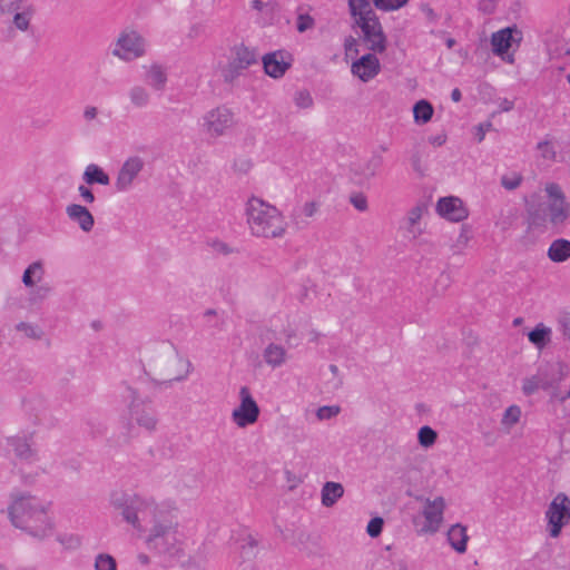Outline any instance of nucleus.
Listing matches in <instances>:
<instances>
[{"label":"nucleus","instance_id":"1","mask_svg":"<svg viewBox=\"0 0 570 570\" xmlns=\"http://www.w3.org/2000/svg\"><path fill=\"white\" fill-rule=\"evenodd\" d=\"M111 504L127 523L138 531H145V525L150 518L154 522L146 538L149 550L159 554L176 556L179 551L177 538V524L169 519H160L157 513V505L139 495L126 493H114Z\"/></svg>","mask_w":570,"mask_h":570},{"label":"nucleus","instance_id":"2","mask_svg":"<svg viewBox=\"0 0 570 570\" xmlns=\"http://www.w3.org/2000/svg\"><path fill=\"white\" fill-rule=\"evenodd\" d=\"M8 510L9 518L16 528L38 539L51 534L53 523L47 508L37 498L30 494L20 495Z\"/></svg>","mask_w":570,"mask_h":570},{"label":"nucleus","instance_id":"3","mask_svg":"<svg viewBox=\"0 0 570 570\" xmlns=\"http://www.w3.org/2000/svg\"><path fill=\"white\" fill-rule=\"evenodd\" d=\"M353 27L361 29L360 41L368 51L382 53L386 50L387 39L383 27L367 0H348Z\"/></svg>","mask_w":570,"mask_h":570},{"label":"nucleus","instance_id":"4","mask_svg":"<svg viewBox=\"0 0 570 570\" xmlns=\"http://www.w3.org/2000/svg\"><path fill=\"white\" fill-rule=\"evenodd\" d=\"M247 223L256 236L279 237L285 228L282 213L261 198L252 197L246 206Z\"/></svg>","mask_w":570,"mask_h":570},{"label":"nucleus","instance_id":"5","mask_svg":"<svg viewBox=\"0 0 570 570\" xmlns=\"http://www.w3.org/2000/svg\"><path fill=\"white\" fill-rule=\"evenodd\" d=\"M544 191L549 197V203L546 205L549 225L560 230L570 217V203L567 200L562 188L557 183L547 184Z\"/></svg>","mask_w":570,"mask_h":570},{"label":"nucleus","instance_id":"6","mask_svg":"<svg viewBox=\"0 0 570 570\" xmlns=\"http://www.w3.org/2000/svg\"><path fill=\"white\" fill-rule=\"evenodd\" d=\"M414 499L423 503L421 514L424 518V523L417 532L420 534H434L439 532L444 520L445 499L443 497L430 499L423 495H414Z\"/></svg>","mask_w":570,"mask_h":570},{"label":"nucleus","instance_id":"7","mask_svg":"<svg viewBox=\"0 0 570 570\" xmlns=\"http://www.w3.org/2000/svg\"><path fill=\"white\" fill-rule=\"evenodd\" d=\"M563 377V366L560 363L547 364L538 370L535 375L525 377L522 382L524 395H533L540 389L549 390Z\"/></svg>","mask_w":570,"mask_h":570},{"label":"nucleus","instance_id":"8","mask_svg":"<svg viewBox=\"0 0 570 570\" xmlns=\"http://www.w3.org/2000/svg\"><path fill=\"white\" fill-rule=\"evenodd\" d=\"M548 519L549 533L552 538H558L562 527L570 521V499L567 494L560 492L549 504L546 512Z\"/></svg>","mask_w":570,"mask_h":570},{"label":"nucleus","instance_id":"9","mask_svg":"<svg viewBox=\"0 0 570 570\" xmlns=\"http://www.w3.org/2000/svg\"><path fill=\"white\" fill-rule=\"evenodd\" d=\"M240 404L232 412V420L238 428H246L257 422L259 417V406L250 394L247 386L239 390Z\"/></svg>","mask_w":570,"mask_h":570},{"label":"nucleus","instance_id":"10","mask_svg":"<svg viewBox=\"0 0 570 570\" xmlns=\"http://www.w3.org/2000/svg\"><path fill=\"white\" fill-rule=\"evenodd\" d=\"M146 40L137 31L121 32L112 55L122 60L130 61L142 57L146 52Z\"/></svg>","mask_w":570,"mask_h":570},{"label":"nucleus","instance_id":"11","mask_svg":"<svg viewBox=\"0 0 570 570\" xmlns=\"http://www.w3.org/2000/svg\"><path fill=\"white\" fill-rule=\"evenodd\" d=\"M126 391L128 392V397L131 399L128 406L131 419L147 431H154L157 425L155 411L151 407H145V403L139 400L138 393L135 389L126 385Z\"/></svg>","mask_w":570,"mask_h":570},{"label":"nucleus","instance_id":"12","mask_svg":"<svg viewBox=\"0 0 570 570\" xmlns=\"http://www.w3.org/2000/svg\"><path fill=\"white\" fill-rule=\"evenodd\" d=\"M234 124V115L225 106L209 110L204 116V129L210 137L223 136Z\"/></svg>","mask_w":570,"mask_h":570},{"label":"nucleus","instance_id":"13","mask_svg":"<svg viewBox=\"0 0 570 570\" xmlns=\"http://www.w3.org/2000/svg\"><path fill=\"white\" fill-rule=\"evenodd\" d=\"M145 161L139 156H131L121 165L116 181L115 188L117 191H127L131 188L134 180L144 169Z\"/></svg>","mask_w":570,"mask_h":570},{"label":"nucleus","instance_id":"14","mask_svg":"<svg viewBox=\"0 0 570 570\" xmlns=\"http://www.w3.org/2000/svg\"><path fill=\"white\" fill-rule=\"evenodd\" d=\"M436 213L450 220V222H462L469 216V210L464 206L463 202L455 196L442 197L436 203Z\"/></svg>","mask_w":570,"mask_h":570},{"label":"nucleus","instance_id":"15","mask_svg":"<svg viewBox=\"0 0 570 570\" xmlns=\"http://www.w3.org/2000/svg\"><path fill=\"white\" fill-rule=\"evenodd\" d=\"M33 444V436L31 434L7 438V445L12 450L16 458L27 463H32L38 460V453Z\"/></svg>","mask_w":570,"mask_h":570},{"label":"nucleus","instance_id":"16","mask_svg":"<svg viewBox=\"0 0 570 570\" xmlns=\"http://www.w3.org/2000/svg\"><path fill=\"white\" fill-rule=\"evenodd\" d=\"M351 71L363 82L375 78L381 71V65L376 53L371 51L356 59L351 66Z\"/></svg>","mask_w":570,"mask_h":570},{"label":"nucleus","instance_id":"17","mask_svg":"<svg viewBox=\"0 0 570 570\" xmlns=\"http://www.w3.org/2000/svg\"><path fill=\"white\" fill-rule=\"evenodd\" d=\"M521 40V31L515 27H507L492 33L491 45L495 55L502 56L510 49L513 41Z\"/></svg>","mask_w":570,"mask_h":570},{"label":"nucleus","instance_id":"18","mask_svg":"<svg viewBox=\"0 0 570 570\" xmlns=\"http://www.w3.org/2000/svg\"><path fill=\"white\" fill-rule=\"evenodd\" d=\"M66 214L71 222L78 224L82 232L89 233L92 230L95 218L87 207L79 204H70L66 207Z\"/></svg>","mask_w":570,"mask_h":570},{"label":"nucleus","instance_id":"19","mask_svg":"<svg viewBox=\"0 0 570 570\" xmlns=\"http://www.w3.org/2000/svg\"><path fill=\"white\" fill-rule=\"evenodd\" d=\"M263 68L265 73L273 78H281L285 75V60L283 51L266 53L263 57Z\"/></svg>","mask_w":570,"mask_h":570},{"label":"nucleus","instance_id":"20","mask_svg":"<svg viewBox=\"0 0 570 570\" xmlns=\"http://www.w3.org/2000/svg\"><path fill=\"white\" fill-rule=\"evenodd\" d=\"M383 163V156L377 151H373L366 161L360 164L358 167L354 169V173L355 175L368 180L380 173Z\"/></svg>","mask_w":570,"mask_h":570},{"label":"nucleus","instance_id":"21","mask_svg":"<svg viewBox=\"0 0 570 570\" xmlns=\"http://www.w3.org/2000/svg\"><path fill=\"white\" fill-rule=\"evenodd\" d=\"M344 494V487L338 482L327 481L321 490V502L324 507H333Z\"/></svg>","mask_w":570,"mask_h":570},{"label":"nucleus","instance_id":"22","mask_svg":"<svg viewBox=\"0 0 570 570\" xmlns=\"http://www.w3.org/2000/svg\"><path fill=\"white\" fill-rule=\"evenodd\" d=\"M549 259L553 263H563L570 258V240L566 238L554 239L547 252Z\"/></svg>","mask_w":570,"mask_h":570},{"label":"nucleus","instance_id":"23","mask_svg":"<svg viewBox=\"0 0 570 570\" xmlns=\"http://www.w3.org/2000/svg\"><path fill=\"white\" fill-rule=\"evenodd\" d=\"M469 537L466 534V528L460 523H456L448 531V541L450 546L459 553L466 551V543Z\"/></svg>","mask_w":570,"mask_h":570},{"label":"nucleus","instance_id":"24","mask_svg":"<svg viewBox=\"0 0 570 570\" xmlns=\"http://www.w3.org/2000/svg\"><path fill=\"white\" fill-rule=\"evenodd\" d=\"M234 58L230 60L233 63L243 68L244 70L253 63H257L258 55L255 50L242 45L233 48Z\"/></svg>","mask_w":570,"mask_h":570},{"label":"nucleus","instance_id":"25","mask_svg":"<svg viewBox=\"0 0 570 570\" xmlns=\"http://www.w3.org/2000/svg\"><path fill=\"white\" fill-rule=\"evenodd\" d=\"M529 225L533 228H547L549 217L544 204L531 205L527 208Z\"/></svg>","mask_w":570,"mask_h":570},{"label":"nucleus","instance_id":"26","mask_svg":"<svg viewBox=\"0 0 570 570\" xmlns=\"http://www.w3.org/2000/svg\"><path fill=\"white\" fill-rule=\"evenodd\" d=\"M82 179L87 185L99 184L102 186H108L110 184L108 174L105 173V170L96 164H90L86 167Z\"/></svg>","mask_w":570,"mask_h":570},{"label":"nucleus","instance_id":"27","mask_svg":"<svg viewBox=\"0 0 570 570\" xmlns=\"http://www.w3.org/2000/svg\"><path fill=\"white\" fill-rule=\"evenodd\" d=\"M146 81L155 90L161 91L167 83V73L160 65L153 63L146 72Z\"/></svg>","mask_w":570,"mask_h":570},{"label":"nucleus","instance_id":"28","mask_svg":"<svg viewBox=\"0 0 570 570\" xmlns=\"http://www.w3.org/2000/svg\"><path fill=\"white\" fill-rule=\"evenodd\" d=\"M318 205L315 202H307L301 209H294L292 214V222L297 229L305 228L308 223L302 216L312 217L317 212Z\"/></svg>","mask_w":570,"mask_h":570},{"label":"nucleus","instance_id":"29","mask_svg":"<svg viewBox=\"0 0 570 570\" xmlns=\"http://www.w3.org/2000/svg\"><path fill=\"white\" fill-rule=\"evenodd\" d=\"M528 338L534 346L542 348L551 340V328L547 327L543 323H539L528 333Z\"/></svg>","mask_w":570,"mask_h":570},{"label":"nucleus","instance_id":"30","mask_svg":"<svg viewBox=\"0 0 570 570\" xmlns=\"http://www.w3.org/2000/svg\"><path fill=\"white\" fill-rule=\"evenodd\" d=\"M45 274L42 263L40 261L31 263L23 272L22 283L27 287H32L36 282L41 281Z\"/></svg>","mask_w":570,"mask_h":570},{"label":"nucleus","instance_id":"31","mask_svg":"<svg viewBox=\"0 0 570 570\" xmlns=\"http://www.w3.org/2000/svg\"><path fill=\"white\" fill-rule=\"evenodd\" d=\"M264 361L275 367L279 366L285 358V350L283 346L271 343L263 353Z\"/></svg>","mask_w":570,"mask_h":570},{"label":"nucleus","instance_id":"32","mask_svg":"<svg viewBox=\"0 0 570 570\" xmlns=\"http://www.w3.org/2000/svg\"><path fill=\"white\" fill-rule=\"evenodd\" d=\"M130 102L137 108H145L150 102V94L142 86H134L128 92Z\"/></svg>","mask_w":570,"mask_h":570},{"label":"nucleus","instance_id":"33","mask_svg":"<svg viewBox=\"0 0 570 570\" xmlns=\"http://www.w3.org/2000/svg\"><path fill=\"white\" fill-rule=\"evenodd\" d=\"M433 107L428 100H420L413 107L414 119L416 122L426 124L433 116Z\"/></svg>","mask_w":570,"mask_h":570},{"label":"nucleus","instance_id":"34","mask_svg":"<svg viewBox=\"0 0 570 570\" xmlns=\"http://www.w3.org/2000/svg\"><path fill=\"white\" fill-rule=\"evenodd\" d=\"M328 370L333 377L324 383V389L327 393H333L343 386V377L340 375V370L335 364H331Z\"/></svg>","mask_w":570,"mask_h":570},{"label":"nucleus","instance_id":"35","mask_svg":"<svg viewBox=\"0 0 570 570\" xmlns=\"http://www.w3.org/2000/svg\"><path fill=\"white\" fill-rule=\"evenodd\" d=\"M521 417V409L518 405H510L503 413L501 424L508 429L515 425Z\"/></svg>","mask_w":570,"mask_h":570},{"label":"nucleus","instance_id":"36","mask_svg":"<svg viewBox=\"0 0 570 570\" xmlns=\"http://www.w3.org/2000/svg\"><path fill=\"white\" fill-rule=\"evenodd\" d=\"M436 438L438 433L431 426L424 425L419 430L417 440L420 445L424 448H430L433 445L436 441Z\"/></svg>","mask_w":570,"mask_h":570},{"label":"nucleus","instance_id":"37","mask_svg":"<svg viewBox=\"0 0 570 570\" xmlns=\"http://www.w3.org/2000/svg\"><path fill=\"white\" fill-rule=\"evenodd\" d=\"M96 570H117L115 558L108 553H99L95 560Z\"/></svg>","mask_w":570,"mask_h":570},{"label":"nucleus","instance_id":"38","mask_svg":"<svg viewBox=\"0 0 570 570\" xmlns=\"http://www.w3.org/2000/svg\"><path fill=\"white\" fill-rule=\"evenodd\" d=\"M425 210L426 206L424 204H417L407 213L409 232L412 233L414 236L416 235L414 226L422 218V215Z\"/></svg>","mask_w":570,"mask_h":570},{"label":"nucleus","instance_id":"39","mask_svg":"<svg viewBox=\"0 0 570 570\" xmlns=\"http://www.w3.org/2000/svg\"><path fill=\"white\" fill-rule=\"evenodd\" d=\"M16 330L18 332H23L27 337L33 340H40L43 335V332L39 326L26 322L18 323L16 325Z\"/></svg>","mask_w":570,"mask_h":570},{"label":"nucleus","instance_id":"40","mask_svg":"<svg viewBox=\"0 0 570 570\" xmlns=\"http://www.w3.org/2000/svg\"><path fill=\"white\" fill-rule=\"evenodd\" d=\"M257 547V541L254 539L252 534H247L240 544L243 557L246 559H250L255 556V549Z\"/></svg>","mask_w":570,"mask_h":570},{"label":"nucleus","instance_id":"41","mask_svg":"<svg viewBox=\"0 0 570 570\" xmlns=\"http://www.w3.org/2000/svg\"><path fill=\"white\" fill-rule=\"evenodd\" d=\"M407 0H373L374 6L383 11H392L402 8Z\"/></svg>","mask_w":570,"mask_h":570},{"label":"nucleus","instance_id":"42","mask_svg":"<svg viewBox=\"0 0 570 570\" xmlns=\"http://www.w3.org/2000/svg\"><path fill=\"white\" fill-rule=\"evenodd\" d=\"M244 69L229 61L228 66L223 70L224 81L233 83L236 78L239 77Z\"/></svg>","mask_w":570,"mask_h":570},{"label":"nucleus","instance_id":"43","mask_svg":"<svg viewBox=\"0 0 570 570\" xmlns=\"http://www.w3.org/2000/svg\"><path fill=\"white\" fill-rule=\"evenodd\" d=\"M294 102L298 108H311L313 106V98L307 90H299L294 96Z\"/></svg>","mask_w":570,"mask_h":570},{"label":"nucleus","instance_id":"44","mask_svg":"<svg viewBox=\"0 0 570 570\" xmlns=\"http://www.w3.org/2000/svg\"><path fill=\"white\" fill-rule=\"evenodd\" d=\"M384 521L381 517H375L370 520L366 527V532L371 538H376L383 530Z\"/></svg>","mask_w":570,"mask_h":570},{"label":"nucleus","instance_id":"45","mask_svg":"<svg viewBox=\"0 0 570 570\" xmlns=\"http://www.w3.org/2000/svg\"><path fill=\"white\" fill-rule=\"evenodd\" d=\"M350 203L358 212H365L368 208L367 198L363 193H353L350 196Z\"/></svg>","mask_w":570,"mask_h":570},{"label":"nucleus","instance_id":"46","mask_svg":"<svg viewBox=\"0 0 570 570\" xmlns=\"http://www.w3.org/2000/svg\"><path fill=\"white\" fill-rule=\"evenodd\" d=\"M13 12H14V17H13L14 26L19 30L26 31L29 28L30 14L27 11L19 12L17 10V11H13Z\"/></svg>","mask_w":570,"mask_h":570},{"label":"nucleus","instance_id":"47","mask_svg":"<svg viewBox=\"0 0 570 570\" xmlns=\"http://www.w3.org/2000/svg\"><path fill=\"white\" fill-rule=\"evenodd\" d=\"M185 364H186V371H185L184 374L174 376V377H171L169 380H165V381H161V382L155 381V380L153 382L155 383V385H159V386L164 385L165 387H169L173 382L184 381L188 376V374H189V372L191 371V367H193L190 361H188V360L185 361Z\"/></svg>","mask_w":570,"mask_h":570},{"label":"nucleus","instance_id":"48","mask_svg":"<svg viewBox=\"0 0 570 570\" xmlns=\"http://www.w3.org/2000/svg\"><path fill=\"white\" fill-rule=\"evenodd\" d=\"M314 26V19L307 13H301L297 17L296 29L298 32H305Z\"/></svg>","mask_w":570,"mask_h":570},{"label":"nucleus","instance_id":"49","mask_svg":"<svg viewBox=\"0 0 570 570\" xmlns=\"http://www.w3.org/2000/svg\"><path fill=\"white\" fill-rule=\"evenodd\" d=\"M537 148L541 150V156L544 159L554 160L556 159V150L550 141L543 140L538 142Z\"/></svg>","mask_w":570,"mask_h":570},{"label":"nucleus","instance_id":"50","mask_svg":"<svg viewBox=\"0 0 570 570\" xmlns=\"http://www.w3.org/2000/svg\"><path fill=\"white\" fill-rule=\"evenodd\" d=\"M522 183V176L519 174L513 175L512 177L502 176L501 185L508 190L517 189Z\"/></svg>","mask_w":570,"mask_h":570},{"label":"nucleus","instance_id":"51","mask_svg":"<svg viewBox=\"0 0 570 570\" xmlns=\"http://www.w3.org/2000/svg\"><path fill=\"white\" fill-rule=\"evenodd\" d=\"M340 406L333 405V406H322L317 410L316 415L320 420H330L334 416H336L340 413Z\"/></svg>","mask_w":570,"mask_h":570},{"label":"nucleus","instance_id":"52","mask_svg":"<svg viewBox=\"0 0 570 570\" xmlns=\"http://www.w3.org/2000/svg\"><path fill=\"white\" fill-rule=\"evenodd\" d=\"M499 0H479L478 10L483 14H493L497 10Z\"/></svg>","mask_w":570,"mask_h":570},{"label":"nucleus","instance_id":"53","mask_svg":"<svg viewBox=\"0 0 570 570\" xmlns=\"http://www.w3.org/2000/svg\"><path fill=\"white\" fill-rule=\"evenodd\" d=\"M20 0H0V11L12 13L21 8Z\"/></svg>","mask_w":570,"mask_h":570},{"label":"nucleus","instance_id":"54","mask_svg":"<svg viewBox=\"0 0 570 570\" xmlns=\"http://www.w3.org/2000/svg\"><path fill=\"white\" fill-rule=\"evenodd\" d=\"M360 39H356L352 36H348L347 38H345V41H344V48H345V52H346V56H350L351 53H354V55H358V43H360Z\"/></svg>","mask_w":570,"mask_h":570},{"label":"nucleus","instance_id":"55","mask_svg":"<svg viewBox=\"0 0 570 570\" xmlns=\"http://www.w3.org/2000/svg\"><path fill=\"white\" fill-rule=\"evenodd\" d=\"M563 336L570 341V313H563L559 318Z\"/></svg>","mask_w":570,"mask_h":570},{"label":"nucleus","instance_id":"56","mask_svg":"<svg viewBox=\"0 0 570 570\" xmlns=\"http://www.w3.org/2000/svg\"><path fill=\"white\" fill-rule=\"evenodd\" d=\"M78 191L85 203L92 204L95 202V199H96L95 195H94L92 190L90 188H88L87 186L80 185L78 187Z\"/></svg>","mask_w":570,"mask_h":570},{"label":"nucleus","instance_id":"57","mask_svg":"<svg viewBox=\"0 0 570 570\" xmlns=\"http://www.w3.org/2000/svg\"><path fill=\"white\" fill-rule=\"evenodd\" d=\"M411 163H412V167H413L414 171H416L417 174H420L422 176L424 174V169L422 168L421 156L419 153H414L412 155Z\"/></svg>","mask_w":570,"mask_h":570},{"label":"nucleus","instance_id":"58","mask_svg":"<svg viewBox=\"0 0 570 570\" xmlns=\"http://www.w3.org/2000/svg\"><path fill=\"white\" fill-rule=\"evenodd\" d=\"M210 246L214 248V250L218 252V253H222V254H229L232 250L230 248L228 247V245L224 242H220V240H214Z\"/></svg>","mask_w":570,"mask_h":570},{"label":"nucleus","instance_id":"59","mask_svg":"<svg viewBox=\"0 0 570 570\" xmlns=\"http://www.w3.org/2000/svg\"><path fill=\"white\" fill-rule=\"evenodd\" d=\"M97 115H98V108L95 106H87L83 109V118L87 121L95 120L97 118Z\"/></svg>","mask_w":570,"mask_h":570},{"label":"nucleus","instance_id":"60","mask_svg":"<svg viewBox=\"0 0 570 570\" xmlns=\"http://www.w3.org/2000/svg\"><path fill=\"white\" fill-rule=\"evenodd\" d=\"M514 108V101L508 98H502L499 100V110L501 112L511 111Z\"/></svg>","mask_w":570,"mask_h":570},{"label":"nucleus","instance_id":"61","mask_svg":"<svg viewBox=\"0 0 570 570\" xmlns=\"http://www.w3.org/2000/svg\"><path fill=\"white\" fill-rule=\"evenodd\" d=\"M421 10L431 22H435L438 20V14L429 4H423Z\"/></svg>","mask_w":570,"mask_h":570},{"label":"nucleus","instance_id":"62","mask_svg":"<svg viewBox=\"0 0 570 570\" xmlns=\"http://www.w3.org/2000/svg\"><path fill=\"white\" fill-rule=\"evenodd\" d=\"M569 397H570V389L566 392L557 391V392H553V394H552V399L558 400L560 402H564Z\"/></svg>","mask_w":570,"mask_h":570},{"label":"nucleus","instance_id":"63","mask_svg":"<svg viewBox=\"0 0 570 570\" xmlns=\"http://www.w3.org/2000/svg\"><path fill=\"white\" fill-rule=\"evenodd\" d=\"M49 292H50V287H48V286H40V287H38L36 289L35 293L37 294L38 297L45 298L48 295Z\"/></svg>","mask_w":570,"mask_h":570},{"label":"nucleus","instance_id":"64","mask_svg":"<svg viewBox=\"0 0 570 570\" xmlns=\"http://www.w3.org/2000/svg\"><path fill=\"white\" fill-rule=\"evenodd\" d=\"M430 141L433 145L441 146V145H443L445 142V136L439 135V136H435V137H431Z\"/></svg>","mask_w":570,"mask_h":570}]
</instances>
